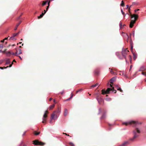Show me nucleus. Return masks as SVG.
Returning a JSON list of instances; mask_svg holds the SVG:
<instances>
[{
  "instance_id": "6e6552de",
  "label": "nucleus",
  "mask_w": 146,
  "mask_h": 146,
  "mask_svg": "<svg viewBox=\"0 0 146 146\" xmlns=\"http://www.w3.org/2000/svg\"><path fill=\"white\" fill-rule=\"evenodd\" d=\"M129 51L127 50V49H125L122 52V55L126 59V55L127 54Z\"/></svg>"
},
{
  "instance_id": "cd10ccee",
  "label": "nucleus",
  "mask_w": 146,
  "mask_h": 146,
  "mask_svg": "<svg viewBox=\"0 0 146 146\" xmlns=\"http://www.w3.org/2000/svg\"><path fill=\"white\" fill-rule=\"evenodd\" d=\"M13 64V62H12V64H10L9 66H7L6 67H4V68L5 69V68H8L9 67H11L12 66V65Z\"/></svg>"
},
{
  "instance_id": "603ef678",
  "label": "nucleus",
  "mask_w": 146,
  "mask_h": 146,
  "mask_svg": "<svg viewBox=\"0 0 146 146\" xmlns=\"http://www.w3.org/2000/svg\"><path fill=\"white\" fill-rule=\"evenodd\" d=\"M8 37L5 38L4 39V40H8Z\"/></svg>"
},
{
  "instance_id": "bf43d9fd",
  "label": "nucleus",
  "mask_w": 146,
  "mask_h": 146,
  "mask_svg": "<svg viewBox=\"0 0 146 146\" xmlns=\"http://www.w3.org/2000/svg\"><path fill=\"white\" fill-rule=\"evenodd\" d=\"M16 62V61L15 60V59H14V60H13V62Z\"/></svg>"
},
{
  "instance_id": "f8f14e48",
  "label": "nucleus",
  "mask_w": 146,
  "mask_h": 146,
  "mask_svg": "<svg viewBox=\"0 0 146 146\" xmlns=\"http://www.w3.org/2000/svg\"><path fill=\"white\" fill-rule=\"evenodd\" d=\"M115 77H113L110 80V82L111 84H113V82L115 80Z\"/></svg>"
},
{
  "instance_id": "9b49d317",
  "label": "nucleus",
  "mask_w": 146,
  "mask_h": 146,
  "mask_svg": "<svg viewBox=\"0 0 146 146\" xmlns=\"http://www.w3.org/2000/svg\"><path fill=\"white\" fill-rule=\"evenodd\" d=\"M129 143V141H126L125 142L123 143L119 146H126L127 145H128Z\"/></svg>"
},
{
  "instance_id": "2eb2a0df",
  "label": "nucleus",
  "mask_w": 146,
  "mask_h": 146,
  "mask_svg": "<svg viewBox=\"0 0 146 146\" xmlns=\"http://www.w3.org/2000/svg\"><path fill=\"white\" fill-rule=\"evenodd\" d=\"M49 1H48V0H47L46 1H43L42 2V6H44L47 3H48V2Z\"/></svg>"
},
{
  "instance_id": "c85d7f7f",
  "label": "nucleus",
  "mask_w": 146,
  "mask_h": 146,
  "mask_svg": "<svg viewBox=\"0 0 146 146\" xmlns=\"http://www.w3.org/2000/svg\"><path fill=\"white\" fill-rule=\"evenodd\" d=\"M10 63V60H7L5 64H9Z\"/></svg>"
},
{
  "instance_id": "338daca9",
  "label": "nucleus",
  "mask_w": 146,
  "mask_h": 146,
  "mask_svg": "<svg viewBox=\"0 0 146 146\" xmlns=\"http://www.w3.org/2000/svg\"><path fill=\"white\" fill-rule=\"evenodd\" d=\"M15 45V44H13L12 45V46H14Z\"/></svg>"
},
{
  "instance_id": "8fccbe9b",
  "label": "nucleus",
  "mask_w": 146,
  "mask_h": 146,
  "mask_svg": "<svg viewBox=\"0 0 146 146\" xmlns=\"http://www.w3.org/2000/svg\"><path fill=\"white\" fill-rule=\"evenodd\" d=\"M116 54L117 56L118 57H119V53L118 52H117L116 53Z\"/></svg>"
},
{
  "instance_id": "774afa93",
  "label": "nucleus",
  "mask_w": 146,
  "mask_h": 146,
  "mask_svg": "<svg viewBox=\"0 0 146 146\" xmlns=\"http://www.w3.org/2000/svg\"><path fill=\"white\" fill-rule=\"evenodd\" d=\"M21 41H23V39H21Z\"/></svg>"
},
{
  "instance_id": "393cba45",
  "label": "nucleus",
  "mask_w": 146,
  "mask_h": 146,
  "mask_svg": "<svg viewBox=\"0 0 146 146\" xmlns=\"http://www.w3.org/2000/svg\"><path fill=\"white\" fill-rule=\"evenodd\" d=\"M3 45L2 44H0V52H1L2 51L1 50V49L3 48Z\"/></svg>"
},
{
  "instance_id": "9d476101",
  "label": "nucleus",
  "mask_w": 146,
  "mask_h": 146,
  "mask_svg": "<svg viewBox=\"0 0 146 146\" xmlns=\"http://www.w3.org/2000/svg\"><path fill=\"white\" fill-rule=\"evenodd\" d=\"M4 52H5L6 53V54H7V55L8 56H9V55H10L11 54H12V55H15V53H13V52H12V53H11L10 52V51H8V52H5V51H3Z\"/></svg>"
},
{
  "instance_id": "c03bdc74",
  "label": "nucleus",
  "mask_w": 146,
  "mask_h": 146,
  "mask_svg": "<svg viewBox=\"0 0 146 146\" xmlns=\"http://www.w3.org/2000/svg\"><path fill=\"white\" fill-rule=\"evenodd\" d=\"M22 15V14H21V15H20V16L19 17H18V18H17V20H19V19H20V17H21V15Z\"/></svg>"
},
{
  "instance_id": "1a4fd4ad",
  "label": "nucleus",
  "mask_w": 146,
  "mask_h": 146,
  "mask_svg": "<svg viewBox=\"0 0 146 146\" xmlns=\"http://www.w3.org/2000/svg\"><path fill=\"white\" fill-rule=\"evenodd\" d=\"M96 98L100 104H101L104 101L103 99L99 96H98Z\"/></svg>"
},
{
  "instance_id": "6ab92c4d",
  "label": "nucleus",
  "mask_w": 146,
  "mask_h": 146,
  "mask_svg": "<svg viewBox=\"0 0 146 146\" xmlns=\"http://www.w3.org/2000/svg\"><path fill=\"white\" fill-rule=\"evenodd\" d=\"M16 40V38H14V37H13V36H12L11 37L9 40Z\"/></svg>"
},
{
  "instance_id": "ea45409f",
  "label": "nucleus",
  "mask_w": 146,
  "mask_h": 146,
  "mask_svg": "<svg viewBox=\"0 0 146 146\" xmlns=\"http://www.w3.org/2000/svg\"><path fill=\"white\" fill-rule=\"evenodd\" d=\"M73 96V94L72 93L71 94V96L70 97V99H72V98Z\"/></svg>"
},
{
  "instance_id": "423d86ee",
  "label": "nucleus",
  "mask_w": 146,
  "mask_h": 146,
  "mask_svg": "<svg viewBox=\"0 0 146 146\" xmlns=\"http://www.w3.org/2000/svg\"><path fill=\"white\" fill-rule=\"evenodd\" d=\"M48 113V112L47 110H46L45 111V113L44 114L43 117L42 118L43 121L42 123H45L46 122V119L47 117V114Z\"/></svg>"
},
{
  "instance_id": "a19ab883",
  "label": "nucleus",
  "mask_w": 146,
  "mask_h": 146,
  "mask_svg": "<svg viewBox=\"0 0 146 146\" xmlns=\"http://www.w3.org/2000/svg\"><path fill=\"white\" fill-rule=\"evenodd\" d=\"M19 54L22 53V51H21V49H19Z\"/></svg>"
},
{
  "instance_id": "de8ad7c7",
  "label": "nucleus",
  "mask_w": 146,
  "mask_h": 146,
  "mask_svg": "<svg viewBox=\"0 0 146 146\" xmlns=\"http://www.w3.org/2000/svg\"><path fill=\"white\" fill-rule=\"evenodd\" d=\"M15 54V56H18V54L17 52H16Z\"/></svg>"
},
{
  "instance_id": "0e129e2a",
  "label": "nucleus",
  "mask_w": 146,
  "mask_h": 146,
  "mask_svg": "<svg viewBox=\"0 0 146 146\" xmlns=\"http://www.w3.org/2000/svg\"><path fill=\"white\" fill-rule=\"evenodd\" d=\"M131 68H132V66H130V69H131Z\"/></svg>"
},
{
  "instance_id": "37998d69",
  "label": "nucleus",
  "mask_w": 146,
  "mask_h": 146,
  "mask_svg": "<svg viewBox=\"0 0 146 146\" xmlns=\"http://www.w3.org/2000/svg\"><path fill=\"white\" fill-rule=\"evenodd\" d=\"M139 10V9H135V12H136L137 11Z\"/></svg>"
},
{
  "instance_id": "5fc2aeb1",
  "label": "nucleus",
  "mask_w": 146,
  "mask_h": 146,
  "mask_svg": "<svg viewBox=\"0 0 146 146\" xmlns=\"http://www.w3.org/2000/svg\"><path fill=\"white\" fill-rule=\"evenodd\" d=\"M70 98H68L67 99H66V101H68V100H70Z\"/></svg>"
},
{
  "instance_id": "c9c22d12",
  "label": "nucleus",
  "mask_w": 146,
  "mask_h": 146,
  "mask_svg": "<svg viewBox=\"0 0 146 146\" xmlns=\"http://www.w3.org/2000/svg\"><path fill=\"white\" fill-rule=\"evenodd\" d=\"M106 100L107 101H110L111 100V98H108L106 99Z\"/></svg>"
},
{
  "instance_id": "f03ea898",
  "label": "nucleus",
  "mask_w": 146,
  "mask_h": 146,
  "mask_svg": "<svg viewBox=\"0 0 146 146\" xmlns=\"http://www.w3.org/2000/svg\"><path fill=\"white\" fill-rule=\"evenodd\" d=\"M110 86L112 88H108L106 90L105 89H103L102 90V94H108L111 91H112L113 92L115 91L114 93H116L117 91L114 89V88L113 87V85L111 84L110 85Z\"/></svg>"
},
{
  "instance_id": "a211bd4d",
  "label": "nucleus",
  "mask_w": 146,
  "mask_h": 146,
  "mask_svg": "<svg viewBox=\"0 0 146 146\" xmlns=\"http://www.w3.org/2000/svg\"><path fill=\"white\" fill-rule=\"evenodd\" d=\"M21 21H20L19 23H18L16 25V27L14 28V30H16L17 29V27L21 23Z\"/></svg>"
},
{
  "instance_id": "f704fd0d",
  "label": "nucleus",
  "mask_w": 146,
  "mask_h": 146,
  "mask_svg": "<svg viewBox=\"0 0 146 146\" xmlns=\"http://www.w3.org/2000/svg\"><path fill=\"white\" fill-rule=\"evenodd\" d=\"M133 45L132 44H131V50L132 51L133 49Z\"/></svg>"
},
{
  "instance_id": "13d9d810",
  "label": "nucleus",
  "mask_w": 146,
  "mask_h": 146,
  "mask_svg": "<svg viewBox=\"0 0 146 146\" xmlns=\"http://www.w3.org/2000/svg\"><path fill=\"white\" fill-rule=\"evenodd\" d=\"M44 13H46V12L47 11L46 10H44Z\"/></svg>"
},
{
  "instance_id": "3c124183",
  "label": "nucleus",
  "mask_w": 146,
  "mask_h": 146,
  "mask_svg": "<svg viewBox=\"0 0 146 146\" xmlns=\"http://www.w3.org/2000/svg\"><path fill=\"white\" fill-rule=\"evenodd\" d=\"M4 40H5L4 39L2 40H1V42H4Z\"/></svg>"
},
{
  "instance_id": "f257e3e1",
  "label": "nucleus",
  "mask_w": 146,
  "mask_h": 146,
  "mask_svg": "<svg viewBox=\"0 0 146 146\" xmlns=\"http://www.w3.org/2000/svg\"><path fill=\"white\" fill-rule=\"evenodd\" d=\"M131 20L130 23L129 27L131 28L133 27L134 24L135 23L136 21L137 20L138 15L137 14H133L130 15Z\"/></svg>"
},
{
  "instance_id": "e2e57ef3",
  "label": "nucleus",
  "mask_w": 146,
  "mask_h": 146,
  "mask_svg": "<svg viewBox=\"0 0 146 146\" xmlns=\"http://www.w3.org/2000/svg\"><path fill=\"white\" fill-rule=\"evenodd\" d=\"M126 6H127V8H128V5H126Z\"/></svg>"
},
{
  "instance_id": "0eeeda50",
  "label": "nucleus",
  "mask_w": 146,
  "mask_h": 146,
  "mask_svg": "<svg viewBox=\"0 0 146 146\" xmlns=\"http://www.w3.org/2000/svg\"><path fill=\"white\" fill-rule=\"evenodd\" d=\"M33 143L36 145H39L41 146H43L45 144L44 143L41 141H39L37 140H35L33 141Z\"/></svg>"
},
{
  "instance_id": "864d4df0",
  "label": "nucleus",
  "mask_w": 146,
  "mask_h": 146,
  "mask_svg": "<svg viewBox=\"0 0 146 146\" xmlns=\"http://www.w3.org/2000/svg\"><path fill=\"white\" fill-rule=\"evenodd\" d=\"M3 68H3V67H0V69H2V70H3Z\"/></svg>"
},
{
  "instance_id": "dca6fc26",
  "label": "nucleus",
  "mask_w": 146,
  "mask_h": 146,
  "mask_svg": "<svg viewBox=\"0 0 146 146\" xmlns=\"http://www.w3.org/2000/svg\"><path fill=\"white\" fill-rule=\"evenodd\" d=\"M145 70V67L143 66H141L139 70V71H144Z\"/></svg>"
},
{
  "instance_id": "39448f33",
  "label": "nucleus",
  "mask_w": 146,
  "mask_h": 146,
  "mask_svg": "<svg viewBox=\"0 0 146 146\" xmlns=\"http://www.w3.org/2000/svg\"><path fill=\"white\" fill-rule=\"evenodd\" d=\"M142 124L141 122H139L138 121H129L128 122H124L123 123V124L125 125H127L128 124H133L134 126L138 125H141Z\"/></svg>"
},
{
  "instance_id": "c756f323",
  "label": "nucleus",
  "mask_w": 146,
  "mask_h": 146,
  "mask_svg": "<svg viewBox=\"0 0 146 146\" xmlns=\"http://www.w3.org/2000/svg\"><path fill=\"white\" fill-rule=\"evenodd\" d=\"M82 89H79L78 90H77L76 92V94H77L79 92H81L82 91Z\"/></svg>"
},
{
  "instance_id": "4c0bfd02",
  "label": "nucleus",
  "mask_w": 146,
  "mask_h": 146,
  "mask_svg": "<svg viewBox=\"0 0 146 146\" xmlns=\"http://www.w3.org/2000/svg\"><path fill=\"white\" fill-rule=\"evenodd\" d=\"M137 3H136V2H135L132 3V5H137Z\"/></svg>"
},
{
  "instance_id": "b1692460",
  "label": "nucleus",
  "mask_w": 146,
  "mask_h": 146,
  "mask_svg": "<svg viewBox=\"0 0 146 146\" xmlns=\"http://www.w3.org/2000/svg\"><path fill=\"white\" fill-rule=\"evenodd\" d=\"M40 133V132H37L36 131H35L34 132V134L35 135H38Z\"/></svg>"
},
{
  "instance_id": "412c9836",
  "label": "nucleus",
  "mask_w": 146,
  "mask_h": 146,
  "mask_svg": "<svg viewBox=\"0 0 146 146\" xmlns=\"http://www.w3.org/2000/svg\"><path fill=\"white\" fill-rule=\"evenodd\" d=\"M120 5L122 7H124L125 6L123 0L121 1Z\"/></svg>"
},
{
  "instance_id": "6e6d98bb",
  "label": "nucleus",
  "mask_w": 146,
  "mask_h": 146,
  "mask_svg": "<svg viewBox=\"0 0 146 146\" xmlns=\"http://www.w3.org/2000/svg\"><path fill=\"white\" fill-rule=\"evenodd\" d=\"M45 13H44L42 12L41 14H42L43 16L44 15Z\"/></svg>"
},
{
  "instance_id": "a878e982",
  "label": "nucleus",
  "mask_w": 146,
  "mask_h": 146,
  "mask_svg": "<svg viewBox=\"0 0 146 146\" xmlns=\"http://www.w3.org/2000/svg\"><path fill=\"white\" fill-rule=\"evenodd\" d=\"M98 85V84H96L95 85H93L91 86V88H94V87H95L96 86Z\"/></svg>"
},
{
  "instance_id": "72a5a7b5",
  "label": "nucleus",
  "mask_w": 146,
  "mask_h": 146,
  "mask_svg": "<svg viewBox=\"0 0 146 146\" xmlns=\"http://www.w3.org/2000/svg\"><path fill=\"white\" fill-rule=\"evenodd\" d=\"M43 15L42 14L40 15V16L38 17V19H39L42 17Z\"/></svg>"
},
{
  "instance_id": "a18cd8bd",
  "label": "nucleus",
  "mask_w": 146,
  "mask_h": 146,
  "mask_svg": "<svg viewBox=\"0 0 146 146\" xmlns=\"http://www.w3.org/2000/svg\"><path fill=\"white\" fill-rule=\"evenodd\" d=\"M63 134H65L66 135H67V136H69V135L68 134H67V133H63Z\"/></svg>"
},
{
  "instance_id": "4d7b16f0",
  "label": "nucleus",
  "mask_w": 146,
  "mask_h": 146,
  "mask_svg": "<svg viewBox=\"0 0 146 146\" xmlns=\"http://www.w3.org/2000/svg\"><path fill=\"white\" fill-rule=\"evenodd\" d=\"M52 100V98H50L49 99V101H51Z\"/></svg>"
},
{
  "instance_id": "20e7f679",
  "label": "nucleus",
  "mask_w": 146,
  "mask_h": 146,
  "mask_svg": "<svg viewBox=\"0 0 146 146\" xmlns=\"http://www.w3.org/2000/svg\"><path fill=\"white\" fill-rule=\"evenodd\" d=\"M133 133L134 135V136L132 138L130 139L129 140L131 141H133L135 139L137 138L139 136V135L137 134V133H140V131L139 129L138 128H136L135 129L133 130Z\"/></svg>"
},
{
  "instance_id": "2f4dec72",
  "label": "nucleus",
  "mask_w": 146,
  "mask_h": 146,
  "mask_svg": "<svg viewBox=\"0 0 146 146\" xmlns=\"http://www.w3.org/2000/svg\"><path fill=\"white\" fill-rule=\"evenodd\" d=\"M133 56H134V59L135 60L137 58V55L136 54L134 53L133 54Z\"/></svg>"
},
{
  "instance_id": "5701e85b",
  "label": "nucleus",
  "mask_w": 146,
  "mask_h": 146,
  "mask_svg": "<svg viewBox=\"0 0 146 146\" xmlns=\"http://www.w3.org/2000/svg\"><path fill=\"white\" fill-rule=\"evenodd\" d=\"M50 1H49L48 2V6H47L46 8V10L47 11L48 10V9L49 6L50 5Z\"/></svg>"
},
{
  "instance_id": "09e8293b",
  "label": "nucleus",
  "mask_w": 146,
  "mask_h": 146,
  "mask_svg": "<svg viewBox=\"0 0 146 146\" xmlns=\"http://www.w3.org/2000/svg\"><path fill=\"white\" fill-rule=\"evenodd\" d=\"M3 62V60H1L0 61V64H1Z\"/></svg>"
},
{
  "instance_id": "69168bd1",
  "label": "nucleus",
  "mask_w": 146,
  "mask_h": 146,
  "mask_svg": "<svg viewBox=\"0 0 146 146\" xmlns=\"http://www.w3.org/2000/svg\"><path fill=\"white\" fill-rule=\"evenodd\" d=\"M53 102H55V100H53Z\"/></svg>"
},
{
  "instance_id": "473e14b6",
  "label": "nucleus",
  "mask_w": 146,
  "mask_h": 146,
  "mask_svg": "<svg viewBox=\"0 0 146 146\" xmlns=\"http://www.w3.org/2000/svg\"><path fill=\"white\" fill-rule=\"evenodd\" d=\"M110 72L111 73V74H115V72L112 71V69H111V70L110 71Z\"/></svg>"
},
{
  "instance_id": "7ed1b4c3",
  "label": "nucleus",
  "mask_w": 146,
  "mask_h": 146,
  "mask_svg": "<svg viewBox=\"0 0 146 146\" xmlns=\"http://www.w3.org/2000/svg\"><path fill=\"white\" fill-rule=\"evenodd\" d=\"M61 109L58 108L57 110L56 111H54L51 114V120L50 121V122H51V120L52 119H56L58 117L57 114L59 113L60 112Z\"/></svg>"
},
{
  "instance_id": "4be33fe9",
  "label": "nucleus",
  "mask_w": 146,
  "mask_h": 146,
  "mask_svg": "<svg viewBox=\"0 0 146 146\" xmlns=\"http://www.w3.org/2000/svg\"><path fill=\"white\" fill-rule=\"evenodd\" d=\"M19 32L18 33H14L13 34V37H15V36H17L19 34Z\"/></svg>"
},
{
  "instance_id": "49530a36",
  "label": "nucleus",
  "mask_w": 146,
  "mask_h": 146,
  "mask_svg": "<svg viewBox=\"0 0 146 146\" xmlns=\"http://www.w3.org/2000/svg\"><path fill=\"white\" fill-rule=\"evenodd\" d=\"M121 12L123 14H124V13L123 11L122 10H121Z\"/></svg>"
},
{
  "instance_id": "aec40b11",
  "label": "nucleus",
  "mask_w": 146,
  "mask_h": 146,
  "mask_svg": "<svg viewBox=\"0 0 146 146\" xmlns=\"http://www.w3.org/2000/svg\"><path fill=\"white\" fill-rule=\"evenodd\" d=\"M99 71L98 70H96L95 71V75H98L99 74Z\"/></svg>"
},
{
  "instance_id": "bb28decb",
  "label": "nucleus",
  "mask_w": 146,
  "mask_h": 146,
  "mask_svg": "<svg viewBox=\"0 0 146 146\" xmlns=\"http://www.w3.org/2000/svg\"><path fill=\"white\" fill-rule=\"evenodd\" d=\"M106 115V113H104L102 116V119H104L105 118V117Z\"/></svg>"
},
{
  "instance_id": "7c9ffc66",
  "label": "nucleus",
  "mask_w": 146,
  "mask_h": 146,
  "mask_svg": "<svg viewBox=\"0 0 146 146\" xmlns=\"http://www.w3.org/2000/svg\"><path fill=\"white\" fill-rule=\"evenodd\" d=\"M69 144L72 146H74V145L72 142H69Z\"/></svg>"
},
{
  "instance_id": "4468645a",
  "label": "nucleus",
  "mask_w": 146,
  "mask_h": 146,
  "mask_svg": "<svg viewBox=\"0 0 146 146\" xmlns=\"http://www.w3.org/2000/svg\"><path fill=\"white\" fill-rule=\"evenodd\" d=\"M115 86L117 90H119L121 92H123V91L121 89V88L119 87L117 85H115Z\"/></svg>"
},
{
  "instance_id": "ddd939ff",
  "label": "nucleus",
  "mask_w": 146,
  "mask_h": 146,
  "mask_svg": "<svg viewBox=\"0 0 146 146\" xmlns=\"http://www.w3.org/2000/svg\"><path fill=\"white\" fill-rule=\"evenodd\" d=\"M68 113V110L67 109H65L64 110V116H67Z\"/></svg>"
},
{
  "instance_id": "e433bc0d",
  "label": "nucleus",
  "mask_w": 146,
  "mask_h": 146,
  "mask_svg": "<svg viewBox=\"0 0 146 146\" xmlns=\"http://www.w3.org/2000/svg\"><path fill=\"white\" fill-rule=\"evenodd\" d=\"M125 35L126 37V38H127V41L128 42V36L127 34H125Z\"/></svg>"
},
{
  "instance_id": "58836bf2",
  "label": "nucleus",
  "mask_w": 146,
  "mask_h": 146,
  "mask_svg": "<svg viewBox=\"0 0 146 146\" xmlns=\"http://www.w3.org/2000/svg\"><path fill=\"white\" fill-rule=\"evenodd\" d=\"M142 74L146 76V72H142L141 73Z\"/></svg>"
},
{
  "instance_id": "79ce46f5",
  "label": "nucleus",
  "mask_w": 146,
  "mask_h": 146,
  "mask_svg": "<svg viewBox=\"0 0 146 146\" xmlns=\"http://www.w3.org/2000/svg\"><path fill=\"white\" fill-rule=\"evenodd\" d=\"M119 25L120 27L121 28V26H122V23L121 22H120L119 23Z\"/></svg>"
},
{
  "instance_id": "f3484780",
  "label": "nucleus",
  "mask_w": 146,
  "mask_h": 146,
  "mask_svg": "<svg viewBox=\"0 0 146 146\" xmlns=\"http://www.w3.org/2000/svg\"><path fill=\"white\" fill-rule=\"evenodd\" d=\"M55 104V103L53 104L52 105H51L49 107V110H52V109L54 108Z\"/></svg>"
},
{
  "instance_id": "052dcab7",
  "label": "nucleus",
  "mask_w": 146,
  "mask_h": 146,
  "mask_svg": "<svg viewBox=\"0 0 146 146\" xmlns=\"http://www.w3.org/2000/svg\"><path fill=\"white\" fill-rule=\"evenodd\" d=\"M19 58L21 59V60H22V58H21V57L20 56H19Z\"/></svg>"
},
{
  "instance_id": "680f3d73",
  "label": "nucleus",
  "mask_w": 146,
  "mask_h": 146,
  "mask_svg": "<svg viewBox=\"0 0 146 146\" xmlns=\"http://www.w3.org/2000/svg\"><path fill=\"white\" fill-rule=\"evenodd\" d=\"M132 5H131L129 7V10L130 9V7Z\"/></svg>"
}]
</instances>
